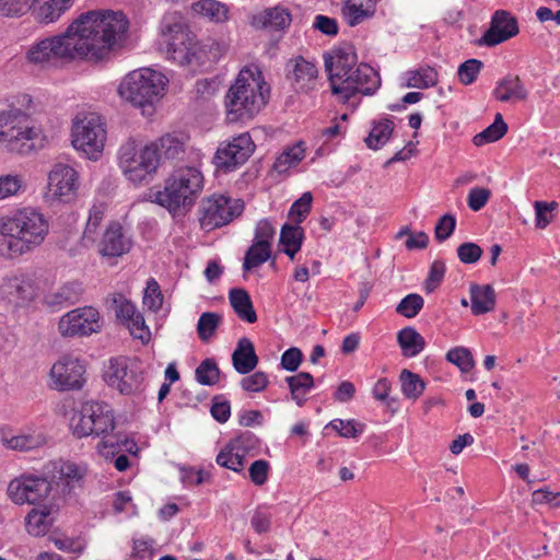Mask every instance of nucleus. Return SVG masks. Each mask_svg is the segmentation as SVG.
I'll list each match as a JSON object with an SVG mask.
<instances>
[{
  "label": "nucleus",
  "instance_id": "obj_1",
  "mask_svg": "<svg viewBox=\"0 0 560 560\" xmlns=\"http://www.w3.org/2000/svg\"><path fill=\"white\" fill-rule=\"evenodd\" d=\"M79 59L108 62L128 46L130 22L120 10H91L69 25Z\"/></svg>",
  "mask_w": 560,
  "mask_h": 560
},
{
  "label": "nucleus",
  "instance_id": "obj_2",
  "mask_svg": "<svg viewBox=\"0 0 560 560\" xmlns=\"http://www.w3.org/2000/svg\"><path fill=\"white\" fill-rule=\"evenodd\" d=\"M49 233V222L35 208L25 207L0 218V257L16 259L40 246Z\"/></svg>",
  "mask_w": 560,
  "mask_h": 560
},
{
  "label": "nucleus",
  "instance_id": "obj_3",
  "mask_svg": "<svg viewBox=\"0 0 560 560\" xmlns=\"http://www.w3.org/2000/svg\"><path fill=\"white\" fill-rule=\"evenodd\" d=\"M160 49L166 58L194 69L210 67L219 58V45L203 43L179 18L165 16L161 23Z\"/></svg>",
  "mask_w": 560,
  "mask_h": 560
},
{
  "label": "nucleus",
  "instance_id": "obj_4",
  "mask_svg": "<svg viewBox=\"0 0 560 560\" xmlns=\"http://www.w3.org/2000/svg\"><path fill=\"white\" fill-rule=\"evenodd\" d=\"M269 88L261 73L243 68L229 88L224 105L230 122L252 120L267 104Z\"/></svg>",
  "mask_w": 560,
  "mask_h": 560
},
{
  "label": "nucleus",
  "instance_id": "obj_5",
  "mask_svg": "<svg viewBox=\"0 0 560 560\" xmlns=\"http://www.w3.org/2000/svg\"><path fill=\"white\" fill-rule=\"evenodd\" d=\"M70 428L78 439L93 436L102 438L98 443V451L105 448L120 450L129 443L128 439L120 434L108 435L115 429V417L113 409L106 402L88 401L81 409L73 413L70 419Z\"/></svg>",
  "mask_w": 560,
  "mask_h": 560
},
{
  "label": "nucleus",
  "instance_id": "obj_6",
  "mask_svg": "<svg viewBox=\"0 0 560 560\" xmlns=\"http://www.w3.org/2000/svg\"><path fill=\"white\" fill-rule=\"evenodd\" d=\"M202 188L201 172L196 167H184L174 171L165 180L164 189L152 192L150 197L175 217L191 208Z\"/></svg>",
  "mask_w": 560,
  "mask_h": 560
},
{
  "label": "nucleus",
  "instance_id": "obj_7",
  "mask_svg": "<svg viewBox=\"0 0 560 560\" xmlns=\"http://www.w3.org/2000/svg\"><path fill=\"white\" fill-rule=\"evenodd\" d=\"M167 79L161 72L142 68L129 72L118 86L119 95L136 107L152 108L163 96Z\"/></svg>",
  "mask_w": 560,
  "mask_h": 560
},
{
  "label": "nucleus",
  "instance_id": "obj_8",
  "mask_svg": "<svg viewBox=\"0 0 560 560\" xmlns=\"http://www.w3.org/2000/svg\"><path fill=\"white\" fill-rule=\"evenodd\" d=\"M31 115L13 105L0 112V143L18 154H30L35 150V138Z\"/></svg>",
  "mask_w": 560,
  "mask_h": 560
},
{
  "label": "nucleus",
  "instance_id": "obj_9",
  "mask_svg": "<svg viewBox=\"0 0 560 560\" xmlns=\"http://www.w3.org/2000/svg\"><path fill=\"white\" fill-rule=\"evenodd\" d=\"M118 162L127 179L136 185L148 182L160 166L155 145L147 144L138 150L133 140L120 147Z\"/></svg>",
  "mask_w": 560,
  "mask_h": 560
},
{
  "label": "nucleus",
  "instance_id": "obj_10",
  "mask_svg": "<svg viewBox=\"0 0 560 560\" xmlns=\"http://www.w3.org/2000/svg\"><path fill=\"white\" fill-rule=\"evenodd\" d=\"M75 58H78L75 44L73 43L69 26L62 34L36 42L26 52V60L30 63L39 66L57 61H71Z\"/></svg>",
  "mask_w": 560,
  "mask_h": 560
},
{
  "label": "nucleus",
  "instance_id": "obj_11",
  "mask_svg": "<svg viewBox=\"0 0 560 560\" xmlns=\"http://www.w3.org/2000/svg\"><path fill=\"white\" fill-rule=\"evenodd\" d=\"M106 129L100 116L89 114L77 117L72 126V145L89 159L97 160L103 152Z\"/></svg>",
  "mask_w": 560,
  "mask_h": 560
},
{
  "label": "nucleus",
  "instance_id": "obj_12",
  "mask_svg": "<svg viewBox=\"0 0 560 560\" xmlns=\"http://www.w3.org/2000/svg\"><path fill=\"white\" fill-rule=\"evenodd\" d=\"M244 211V201L225 195H213L201 201L199 222L201 229L212 231L231 223Z\"/></svg>",
  "mask_w": 560,
  "mask_h": 560
},
{
  "label": "nucleus",
  "instance_id": "obj_13",
  "mask_svg": "<svg viewBox=\"0 0 560 560\" xmlns=\"http://www.w3.org/2000/svg\"><path fill=\"white\" fill-rule=\"evenodd\" d=\"M330 85L332 94L341 95L342 102L348 103L355 94L373 95L381 85V79L371 66L360 63L342 79H335Z\"/></svg>",
  "mask_w": 560,
  "mask_h": 560
},
{
  "label": "nucleus",
  "instance_id": "obj_14",
  "mask_svg": "<svg viewBox=\"0 0 560 560\" xmlns=\"http://www.w3.org/2000/svg\"><path fill=\"white\" fill-rule=\"evenodd\" d=\"M104 380L109 387L119 390L120 394L131 395L140 390L144 377L136 360L118 357L109 360Z\"/></svg>",
  "mask_w": 560,
  "mask_h": 560
},
{
  "label": "nucleus",
  "instance_id": "obj_15",
  "mask_svg": "<svg viewBox=\"0 0 560 560\" xmlns=\"http://www.w3.org/2000/svg\"><path fill=\"white\" fill-rule=\"evenodd\" d=\"M100 313L92 306L78 307L61 316L58 330L62 337L90 336L101 330Z\"/></svg>",
  "mask_w": 560,
  "mask_h": 560
},
{
  "label": "nucleus",
  "instance_id": "obj_16",
  "mask_svg": "<svg viewBox=\"0 0 560 560\" xmlns=\"http://www.w3.org/2000/svg\"><path fill=\"white\" fill-rule=\"evenodd\" d=\"M77 190V171L67 164H55L48 174L46 197L52 201L68 203L75 199Z\"/></svg>",
  "mask_w": 560,
  "mask_h": 560
},
{
  "label": "nucleus",
  "instance_id": "obj_17",
  "mask_svg": "<svg viewBox=\"0 0 560 560\" xmlns=\"http://www.w3.org/2000/svg\"><path fill=\"white\" fill-rule=\"evenodd\" d=\"M51 492V482L43 477L26 476L9 483L8 493L16 504H38Z\"/></svg>",
  "mask_w": 560,
  "mask_h": 560
},
{
  "label": "nucleus",
  "instance_id": "obj_18",
  "mask_svg": "<svg viewBox=\"0 0 560 560\" xmlns=\"http://www.w3.org/2000/svg\"><path fill=\"white\" fill-rule=\"evenodd\" d=\"M255 150V144L249 133H241L234 137L232 141L228 142L224 147L218 148L213 163L220 170L230 172L244 164Z\"/></svg>",
  "mask_w": 560,
  "mask_h": 560
},
{
  "label": "nucleus",
  "instance_id": "obj_19",
  "mask_svg": "<svg viewBox=\"0 0 560 560\" xmlns=\"http://www.w3.org/2000/svg\"><path fill=\"white\" fill-rule=\"evenodd\" d=\"M255 150V144L249 133H241L234 137L232 141L228 142L224 147L218 148L213 163L220 170L230 172L244 164Z\"/></svg>",
  "mask_w": 560,
  "mask_h": 560
},
{
  "label": "nucleus",
  "instance_id": "obj_20",
  "mask_svg": "<svg viewBox=\"0 0 560 560\" xmlns=\"http://www.w3.org/2000/svg\"><path fill=\"white\" fill-rule=\"evenodd\" d=\"M517 19L509 11L498 10L493 13L490 27L477 40L479 46L493 47L518 34Z\"/></svg>",
  "mask_w": 560,
  "mask_h": 560
},
{
  "label": "nucleus",
  "instance_id": "obj_21",
  "mask_svg": "<svg viewBox=\"0 0 560 560\" xmlns=\"http://www.w3.org/2000/svg\"><path fill=\"white\" fill-rule=\"evenodd\" d=\"M36 296V283L27 276L7 277L0 284V298L14 307L28 305Z\"/></svg>",
  "mask_w": 560,
  "mask_h": 560
},
{
  "label": "nucleus",
  "instance_id": "obj_22",
  "mask_svg": "<svg viewBox=\"0 0 560 560\" xmlns=\"http://www.w3.org/2000/svg\"><path fill=\"white\" fill-rule=\"evenodd\" d=\"M84 373L85 366L72 357H63L50 370L51 377L61 390L80 389L85 382Z\"/></svg>",
  "mask_w": 560,
  "mask_h": 560
},
{
  "label": "nucleus",
  "instance_id": "obj_23",
  "mask_svg": "<svg viewBox=\"0 0 560 560\" xmlns=\"http://www.w3.org/2000/svg\"><path fill=\"white\" fill-rule=\"evenodd\" d=\"M358 66V57L352 45H342L334 48L325 56V69L328 72L329 82L342 79L350 69Z\"/></svg>",
  "mask_w": 560,
  "mask_h": 560
},
{
  "label": "nucleus",
  "instance_id": "obj_24",
  "mask_svg": "<svg viewBox=\"0 0 560 560\" xmlns=\"http://www.w3.org/2000/svg\"><path fill=\"white\" fill-rule=\"evenodd\" d=\"M84 292L82 282L72 280L44 294L43 304L52 312H58L80 302Z\"/></svg>",
  "mask_w": 560,
  "mask_h": 560
},
{
  "label": "nucleus",
  "instance_id": "obj_25",
  "mask_svg": "<svg viewBox=\"0 0 560 560\" xmlns=\"http://www.w3.org/2000/svg\"><path fill=\"white\" fill-rule=\"evenodd\" d=\"M287 79L291 82L296 91L306 92L315 83L317 78L316 66L299 56L287 62Z\"/></svg>",
  "mask_w": 560,
  "mask_h": 560
},
{
  "label": "nucleus",
  "instance_id": "obj_26",
  "mask_svg": "<svg viewBox=\"0 0 560 560\" xmlns=\"http://www.w3.org/2000/svg\"><path fill=\"white\" fill-rule=\"evenodd\" d=\"M131 248V241L124 235L122 228L118 222H112L106 229L100 244V253L106 257H118L128 253Z\"/></svg>",
  "mask_w": 560,
  "mask_h": 560
},
{
  "label": "nucleus",
  "instance_id": "obj_27",
  "mask_svg": "<svg viewBox=\"0 0 560 560\" xmlns=\"http://www.w3.org/2000/svg\"><path fill=\"white\" fill-rule=\"evenodd\" d=\"M291 13L284 7H273L253 15L252 25L268 32L282 31L291 24Z\"/></svg>",
  "mask_w": 560,
  "mask_h": 560
},
{
  "label": "nucleus",
  "instance_id": "obj_28",
  "mask_svg": "<svg viewBox=\"0 0 560 560\" xmlns=\"http://www.w3.org/2000/svg\"><path fill=\"white\" fill-rule=\"evenodd\" d=\"M258 361L253 341L246 337L241 338L232 353V364L235 371L246 375L256 369Z\"/></svg>",
  "mask_w": 560,
  "mask_h": 560
},
{
  "label": "nucleus",
  "instance_id": "obj_29",
  "mask_svg": "<svg viewBox=\"0 0 560 560\" xmlns=\"http://www.w3.org/2000/svg\"><path fill=\"white\" fill-rule=\"evenodd\" d=\"M150 145H155L160 165L168 160L182 159L186 148L184 137L176 133H166Z\"/></svg>",
  "mask_w": 560,
  "mask_h": 560
},
{
  "label": "nucleus",
  "instance_id": "obj_30",
  "mask_svg": "<svg viewBox=\"0 0 560 560\" xmlns=\"http://www.w3.org/2000/svg\"><path fill=\"white\" fill-rule=\"evenodd\" d=\"M527 90L520 77L514 74L505 75L497 83L493 90V96L500 102H509L511 100L524 101L527 98Z\"/></svg>",
  "mask_w": 560,
  "mask_h": 560
},
{
  "label": "nucleus",
  "instance_id": "obj_31",
  "mask_svg": "<svg viewBox=\"0 0 560 560\" xmlns=\"http://www.w3.org/2000/svg\"><path fill=\"white\" fill-rule=\"evenodd\" d=\"M471 313L482 315L492 312L495 307V292L490 284L470 285Z\"/></svg>",
  "mask_w": 560,
  "mask_h": 560
},
{
  "label": "nucleus",
  "instance_id": "obj_32",
  "mask_svg": "<svg viewBox=\"0 0 560 560\" xmlns=\"http://www.w3.org/2000/svg\"><path fill=\"white\" fill-rule=\"evenodd\" d=\"M229 299L238 318L249 324L257 320L256 311L254 310L253 302L246 290L233 288L229 292Z\"/></svg>",
  "mask_w": 560,
  "mask_h": 560
},
{
  "label": "nucleus",
  "instance_id": "obj_33",
  "mask_svg": "<svg viewBox=\"0 0 560 560\" xmlns=\"http://www.w3.org/2000/svg\"><path fill=\"white\" fill-rule=\"evenodd\" d=\"M285 382L289 386L291 398L299 407L306 402V394L314 387L313 375L308 372H300L292 376H287Z\"/></svg>",
  "mask_w": 560,
  "mask_h": 560
},
{
  "label": "nucleus",
  "instance_id": "obj_34",
  "mask_svg": "<svg viewBox=\"0 0 560 560\" xmlns=\"http://www.w3.org/2000/svg\"><path fill=\"white\" fill-rule=\"evenodd\" d=\"M375 13V1L366 0L365 5L357 0H347L342 7V14L350 26H355Z\"/></svg>",
  "mask_w": 560,
  "mask_h": 560
},
{
  "label": "nucleus",
  "instance_id": "obj_35",
  "mask_svg": "<svg viewBox=\"0 0 560 560\" xmlns=\"http://www.w3.org/2000/svg\"><path fill=\"white\" fill-rule=\"evenodd\" d=\"M397 341L401 348L402 355L407 358L418 355L425 347L424 338L410 326L399 330Z\"/></svg>",
  "mask_w": 560,
  "mask_h": 560
},
{
  "label": "nucleus",
  "instance_id": "obj_36",
  "mask_svg": "<svg viewBox=\"0 0 560 560\" xmlns=\"http://www.w3.org/2000/svg\"><path fill=\"white\" fill-rule=\"evenodd\" d=\"M394 131V121L389 118H384L378 122H373V128L369 136L364 138V142L369 149L378 150L392 137Z\"/></svg>",
  "mask_w": 560,
  "mask_h": 560
},
{
  "label": "nucleus",
  "instance_id": "obj_37",
  "mask_svg": "<svg viewBox=\"0 0 560 560\" xmlns=\"http://www.w3.org/2000/svg\"><path fill=\"white\" fill-rule=\"evenodd\" d=\"M191 9L195 13L217 23L228 20V7L217 0H200L192 3Z\"/></svg>",
  "mask_w": 560,
  "mask_h": 560
},
{
  "label": "nucleus",
  "instance_id": "obj_38",
  "mask_svg": "<svg viewBox=\"0 0 560 560\" xmlns=\"http://www.w3.org/2000/svg\"><path fill=\"white\" fill-rule=\"evenodd\" d=\"M305 156L303 142H298L287 148L275 161L273 170L278 173H284L289 168L298 165Z\"/></svg>",
  "mask_w": 560,
  "mask_h": 560
},
{
  "label": "nucleus",
  "instance_id": "obj_39",
  "mask_svg": "<svg viewBox=\"0 0 560 560\" xmlns=\"http://www.w3.org/2000/svg\"><path fill=\"white\" fill-rule=\"evenodd\" d=\"M407 88L428 89L438 83V71L430 67H421L417 70H410L407 73Z\"/></svg>",
  "mask_w": 560,
  "mask_h": 560
},
{
  "label": "nucleus",
  "instance_id": "obj_40",
  "mask_svg": "<svg viewBox=\"0 0 560 560\" xmlns=\"http://www.w3.org/2000/svg\"><path fill=\"white\" fill-rule=\"evenodd\" d=\"M270 244L265 242H253L244 257V271H249L254 268L259 267L270 258Z\"/></svg>",
  "mask_w": 560,
  "mask_h": 560
},
{
  "label": "nucleus",
  "instance_id": "obj_41",
  "mask_svg": "<svg viewBox=\"0 0 560 560\" xmlns=\"http://www.w3.org/2000/svg\"><path fill=\"white\" fill-rule=\"evenodd\" d=\"M508 132V125L500 113L495 115L494 121L472 138L476 147L491 143L501 139Z\"/></svg>",
  "mask_w": 560,
  "mask_h": 560
},
{
  "label": "nucleus",
  "instance_id": "obj_42",
  "mask_svg": "<svg viewBox=\"0 0 560 560\" xmlns=\"http://www.w3.org/2000/svg\"><path fill=\"white\" fill-rule=\"evenodd\" d=\"M401 383V393L411 400H417L425 389V383L417 373L407 369L402 370L399 375Z\"/></svg>",
  "mask_w": 560,
  "mask_h": 560
},
{
  "label": "nucleus",
  "instance_id": "obj_43",
  "mask_svg": "<svg viewBox=\"0 0 560 560\" xmlns=\"http://www.w3.org/2000/svg\"><path fill=\"white\" fill-rule=\"evenodd\" d=\"M215 462L223 468L231 469L235 472H242L244 469L245 457L236 452L228 442L217 455Z\"/></svg>",
  "mask_w": 560,
  "mask_h": 560
},
{
  "label": "nucleus",
  "instance_id": "obj_44",
  "mask_svg": "<svg viewBox=\"0 0 560 560\" xmlns=\"http://www.w3.org/2000/svg\"><path fill=\"white\" fill-rule=\"evenodd\" d=\"M222 322V316L213 312H205L197 323V334L202 342H208L214 335Z\"/></svg>",
  "mask_w": 560,
  "mask_h": 560
},
{
  "label": "nucleus",
  "instance_id": "obj_45",
  "mask_svg": "<svg viewBox=\"0 0 560 560\" xmlns=\"http://www.w3.org/2000/svg\"><path fill=\"white\" fill-rule=\"evenodd\" d=\"M59 479L62 482L63 491L71 493L77 486H81L83 474L79 467L71 462H62L58 468Z\"/></svg>",
  "mask_w": 560,
  "mask_h": 560
},
{
  "label": "nucleus",
  "instance_id": "obj_46",
  "mask_svg": "<svg viewBox=\"0 0 560 560\" xmlns=\"http://www.w3.org/2000/svg\"><path fill=\"white\" fill-rule=\"evenodd\" d=\"M196 381L203 386H212L219 382L220 369L214 359L201 361L195 371Z\"/></svg>",
  "mask_w": 560,
  "mask_h": 560
},
{
  "label": "nucleus",
  "instance_id": "obj_47",
  "mask_svg": "<svg viewBox=\"0 0 560 560\" xmlns=\"http://www.w3.org/2000/svg\"><path fill=\"white\" fill-rule=\"evenodd\" d=\"M50 510L44 505L43 509H33L26 516V526L31 534L39 535L45 532L50 523Z\"/></svg>",
  "mask_w": 560,
  "mask_h": 560
},
{
  "label": "nucleus",
  "instance_id": "obj_48",
  "mask_svg": "<svg viewBox=\"0 0 560 560\" xmlns=\"http://www.w3.org/2000/svg\"><path fill=\"white\" fill-rule=\"evenodd\" d=\"M229 443L244 457L260 447V440L252 431L241 432L238 435L231 439Z\"/></svg>",
  "mask_w": 560,
  "mask_h": 560
},
{
  "label": "nucleus",
  "instance_id": "obj_49",
  "mask_svg": "<svg viewBox=\"0 0 560 560\" xmlns=\"http://www.w3.org/2000/svg\"><path fill=\"white\" fill-rule=\"evenodd\" d=\"M423 305L424 300L420 294L410 293L399 302L396 312L406 318H413L419 314Z\"/></svg>",
  "mask_w": 560,
  "mask_h": 560
},
{
  "label": "nucleus",
  "instance_id": "obj_50",
  "mask_svg": "<svg viewBox=\"0 0 560 560\" xmlns=\"http://www.w3.org/2000/svg\"><path fill=\"white\" fill-rule=\"evenodd\" d=\"M39 0H0V13L4 16H21L33 9Z\"/></svg>",
  "mask_w": 560,
  "mask_h": 560
},
{
  "label": "nucleus",
  "instance_id": "obj_51",
  "mask_svg": "<svg viewBox=\"0 0 560 560\" xmlns=\"http://www.w3.org/2000/svg\"><path fill=\"white\" fill-rule=\"evenodd\" d=\"M56 1L48 0L43 5L38 8L33 7V15L40 23H50L60 18V15L65 12Z\"/></svg>",
  "mask_w": 560,
  "mask_h": 560
},
{
  "label": "nucleus",
  "instance_id": "obj_52",
  "mask_svg": "<svg viewBox=\"0 0 560 560\" xmlns=\"http://www.w3.org/2000/svg\"><path fill=\"white\" fill-rule=\"evenodd\" d=\"M312 194L310 191L304 192L298 200H295L289 211V217L294 221L295 224H301L311 212L312 208Z\"/></svg>",
  "mask_w": 560,
  "mask_h": 560
},
{
  "label": "nucleus",
  "instance_id": "obj_53",
  "mask_svg": "<svg viewBox=\"0 0 560 560\" xmlns=\"http://www.w3.org/2000/svg\"><path fill=\"white\" fill-rule=\"evenodd\" d=\"M2 441L8 448L21 452L34 450L40 444L39 438L30 434L3 438Z\"/></svg>",
  "mask_w": 560,
  "mask_h": 560
},
{
  "label": "nucleus",
  "instance_id": "obj_54",
  "mask_svg": "<svg viewBox=\"0 0 560 560\" xmlns=\"http://www.w3.org/2000/svg\"><path fill=\"white\" fill-rule=\"evenodd\" d=\"M304 240V230L299 224L285 223L280 231V244L282 246H299L302 247Z\"/></svg>",
  "mask_w": 560,
  "mask_h": 560
},
{
  "label": "nucleus",
  "instance_id": "obj_55",
  "mask_svg": "<svg viewBox=\"0 0 560 560\" xmlns=\"http://www.w3.org/2000/svg\"><path fill=\"white\" fill-rule=\"evenodd\" d=\"M112 301L116 317L124 324H126V322H128L138 312L135 304L126 299L121 293H115Z\"/></svg>",
  "mask_w": 560,
  "mask_h": 560
},
{
  "label": "nucleus",
  "instance_id": "obj_56",
  "mask_svg": "<svg viewBox=\"0 0 560 560\" xmlns=\"http://www.w3.org/2000/svg\"><path fill=\"white\" fill-rule=\"evenodd\" d=\"M329 427L338 432L342 438H357L365 428L363 423L357 422L354 419L341 420L335 419L330 421Z\"/></svg>",
  "mask_w": 560,
  "mask_h": 560
},
{
  "label": "nucleus",
  "instance_id": "obj_57",
  "mask_svg": "<svg viewBox=\"0 0 560 560\" xmlns=\"http://www.w3.org/2000/svg\"><path fill=\"white\" fill-rule=\"evenodd\" d=\"M447 361L459 368L462 372H469L474 368L470 351L463 347L451 349L446 354Z\"/></svg>",
  "mask_w": 560,
  "mask_h": 560
},
{
  "label": "nucleus",
  "instance_id": "obj_58",
  "mask_svg": "<svg viewBox=\"0 0 560 560\" xmlns=\"http://www.w3.org/2000/svg\"><path fill=\"white\" fill-rule=\"evenodd\" d=\"M483 63L478 59H468L463 62L457 70L458 80L460 83L465 85L471 84L480 70L482 69Z\"/></svg>",
  "mask_w": 560,
  "mask_h": 560
},
{
  "label": "nucleus",
  "instance_id": "obj_59",
  "mask_svg": "<svg viewBox=\"0 0 560 560\" xmlns=\"http://www.w3.org/2000/svg\"><path fill=\"white\" fill-rule=\"evenodd\" d=\"M163 303V294L160 290L159 283L155 279L151 278L147 282V288L144 290L143 304L147 305L152 311H158L161 308Z\"/></svg>",
  "mask_w": 560,
  "mask_h": 560
},
{
  "label": "nucleus",
  "instance_id": "obj_60",
  "mask_svg": "<svg viewBox=\"0 0 560 560\" xmlns=\"http://www.w3.org/2000/svg\"><path fill=\"white\" fill-rule=\"evenodd\" d=\"M456 219L453 214L446 213L442 215L434 228V237L438 242L446 241L455 231Z\"/></svg>",
  "mask_w": 560,
  "mask_h": 560
},
{
  "label": "nucleus",
  "instance_id": "obj_61",
  "mask_svg": "<svg viewBox=\"0 0 560 560\" xmlns=\"http://www.w3.org/2000/svg\"><path fill=\"white\" fill-rule=\"evenodd\" d=\"M558 208V202L551 201H535L534 209L536 215V226L538 229H545L552 221V215H548L547 213L552 212Z\"/></svg>",
  "mask_w": 560,
  "mask_h": 560
},
{
  "label": "nucleus",
  "instance_id": "obj_62",
  "mask_svg": "<svg viewBox=\"0 0 560 560\" xmlns=\"http://www.w3.org/2000/svg\"><path fill=\"white\" fill-rule=\"evenodd\" d=\"M445 264L442 260H434L430 267L424 288L428 293L433 292L444 279Z\"/></svg>",
  "mask_w": 560,
  "mask_h": 560
},
{
  "label": "nucleus",
  "instance_id": "obj_63",
  "mask_svg": "<svg viewBox=\"0 0 560 560\" xmlns=\"http://www.w3.org/2000/svg\"><path fill=\"white\" fill-rule=\"evenodd\" d=\"M456 252L458 259L468 265L477 262L482 255V248L472 242L460 244Z\"/></svg>",
  "mask_w": 560,
  "mask_h": 560
},
{
  "label": "nucleus",
  "instance_id": "obj_64",
  "mask_svg": "<svg viewBox=\"0 0 560 560\" xmlns=\"http://www.w3.org/2000/svg\"><path fill=\"white\" fill-rule=\"evenodd\" d=\"M269 384L268 376L265 372L257 371L249 376H245L241 381V386L246 392L258 393L264 390Z\"/></svg>",
  "mask_w": 560,
  "mask_h": 560
}]
</instances>
